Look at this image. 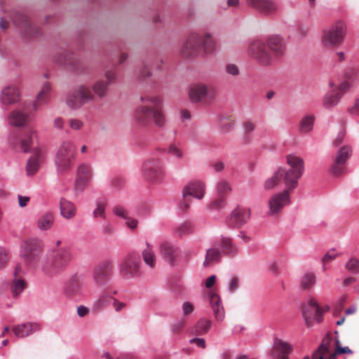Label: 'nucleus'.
Masks as SVG:
<instances>
[{"mask_svg":"<svg viewBox=\"0 0 359 359\" xmlns=\"http://www.w3.org/2000/svg\"><path fill=\"white\" fill-rule=\"evenodd\" d=\"M36 138V132L33 129H29L25 134L21 141V149L23 152H28L34 146V139Z\"/></svg>","mask_w":359,"mask_h":359,"instance_id":"58836bf2","label":"nucleus"},{"mask_svg":"<svg viewBox=\"0 0 359 359\" xmlns=\"http://www.w3.org/2000/svg\"><path fill=\"white\" fill-rule=\"evenodd\" d=\"M332 337L327 335L323 338L320 345L313 353L311 359H336L332 352Z\"/></svg>","mask_w":359,"mask_h":359,"instance_id":"5701e85b","label":"nucleus"},{"mask_svg":"<svg viewBox=\"0 0 359 359\" xmlns=\"http://www.w3.org/2000/svg\"><path fill=\"white\" fill-rule=\"evenodd\" d=\"M83 285V277L81 276H72L65 288V294L68 297H74L82 292Z\"/></svg>","mask_w":359,"mask_h":359,"instance_id":"393cba45","label":"nucleus"},{"mask_svg":"<svg viewBox=\"0 0 359 359\" xmlns=\"http://www.w3.org/2000/svg\"><path fill=\"white\" fill-rule=\"evenodd\" d=\"M215 46L216 43L210 34H191L187 39L182 52L186 56H190L198 50H203L205 53H212L215 50Z\"/></svg>","mask_w":359,"mask_h":359,"instance_id":"20e7f679","label":"nucleus"},{"mask_svg":"<svg viewBox=\"0 0 359 359\" xmlns=\"http://www.w3.org/2000/svg\"><path fill=\"white\" fill-rule=\"evenodd\" d=\"M248 6L264 15L275 14L278 8L277 4L272 0H245Z\"/></svg>","mask_w":359,"mask_h":359,"instance_id":"412c9836","label":"nucleus"},{"mask_svg":"<svg viewBox=\"0 0 359 359\" xmlns=\"http://www.w3.org/2000/svg\"><path fill=\"white\" fill-rule=\"evenodd\" d=\"M69 127L74 130H80L83 128V122L78 118H70L69 120Z\"/></svg>","mask_w":359,"mask_h":359,"instance_id":"6e6d98bb","label":"nucleus"},{"mask_svg":"<svg viewBox=\"0 0 359 359\" xmlns=\"http://www.w3.org/2000/svg\"><path fill=\"white\" fill-rule=\"evenodd\" d=\"M281 180L284 181V173L282 172V168H280L271 177L265 180L264 189L265 190H271L278 185Z\"/></svg>","mask_w":359,"mask_h":359,"instance_id":"a19ab883","label":"nucleus"},{"mask_svg":"<svg viewBox=\"0 0 359 359\" xmlns=\"http://www.w3.org/2000/svg\"><path fill=\"white\" fill-rule=\"evenodd\" d=\"M120 274L127 279L137 277L140 274V259L139 257L130 253L121 262L119 267Z\"/></svg>","mask_w":359,"mask_h":359,"instance_id":"4468645a","label":"nucleus"},{"mask_svg":"<svg viewBox=\"0 0 359 359\" xmlns=\"http://www.w3.org/2000/svg\"><path fill=\"white\" fill-rule=\"evenodd\" d=\"M109 86L104 79L96 80L91 88L85 84H80L68 93L66 104L72 109H79L85 104L93 102L95 97L100 99L104 97Z\"/></svg>","mask_w":359,"mask_h":359,"instance_id":"f03ea898","label":"nucleus"},{"mask_svg":"<svg viewBox=\"0 0 359 359\" xmlns=\"http://www.w3.org/2000/svg\"><path fill=\"white\" fill-rule=\"evenodd\" d=\"M36 138V132L33 129H29L25 134L21 141V149L23 152H28L34 146V139Z\"/></svg>","mask_w":359,"mask_h":359,"instance_id":"ea45409f","label":"nucleus"},{"mask_svg":"<svg viewBox=\"0 0 359 359\" xmlns=\"http://www.w3.org/2000/svg\"><path fill=\"white\" fill-rule=\"evenodd\" d=\"M332 353L337 356V355H339L341 353L351 354V353H352V351L348 346L341 347L339 346V341H337V344H336L335 350L334 352H332Z\"/></svg>","mask_w":359,"mask_h":359,"instance_id":"e2e57ef3","label":"nucleus"},{"mask_svg":"<svg viewBox=\"0 0 359 359\" xmlns=\"http://www.w3.org/2000/svg\"><path fill=\"white\" fill-rule=\"evenodd\" d=\"M52 86L50 83L45 82L36 96V99L33 103V110L37 111L40 107L48 104L50 99Z\"/></svg>","mask_w":359,"mask_h":359,"instance_id":"a878e982","label":"nucleus"},{"mask_svg":"<svg viewBox=\"0 0 359 359\" xmlns=\"http://www.w3.org/2000/svg\"><path fill=\"white\" fill-rule=\"evenodd\" d=\"M337 257V254L334 250H329L323 257L322 262L324 264H327L334 260Z\"/></svg>","mask_w":359,"mask_h":359,"instance_id":"680f3d73","label":"nucleus"},{"mask_svg":"<svg viewBox=\"0 0 359 359\" xmlns=\"http://www.w3.org/2000/svg\"><path fill=\"white\" fill-rule=\"evenodd\" d=\"M292 189H286L281 193L273 194L269 200V214L274 215L279 213L282 209L290 203V191Z\"/></svg>","mask_w":359,"mask_h":359,"instance_id":"a211bd4d","label":"nucleus"},{"mask_svg":"<svg viewBox=\"0 0 359 359\" xmlns=\"http://www.w3.org/2000/svg\"><path fill=\"white\" fill-rule=\"evenodd\" d=\"M216 95L215 90L212 86L203 83H194L190 86L189 96L192 102H199L203 100H212Z\"/></svg>","mask_w":359,"mask_h":359,"instance_id":"2eb2a0df","label":"nucleus"},{"mask_svg":"<svg viewBox=\"0 0 359 359\" xmlns=\"http://www.w3.org/2000/svg\"><path fill=\"white\" fill-rule=\"evenodd\" d=\"M141 104L134 112V119L141 126H149L154 123L161 128L165 123V118L162 111V100L158 95L142 94L140 96Z\"/></svg>","mask_w":359,"mask_h":359,"instance_id":"f257e3e1","label":"nucleus"},{"mask_svg":"<svg viewBox=\"0 0 359 359\" xmlns=\"http://www.w3.org/2000/svg\"><path fill=\"white\" fill-rule=\"evenodd\" d=\"M73 258L69 247L53 248L48 252L41 265V270L49 277L63 272Z\"/></svg>","mask_w":359,"mask_h":359,"instance_id":"7ed1b4c3","label":"nucleus"},{"mask_svg":"<svg viewBox=\"0 0 359 359\" xmlns=\"http://www.w3.org/2000/svg\"><path fill=\"white\" fill-rule=\"evenodd\" d=\"M193 225L189 222H185L178 226L175 229V233L179 236H183L186 234L191 233Z\"/></svg>","mask_w":359,"mask_h":359,"instance_id":"09e8293b","label":"nucleus"},{"mask_svg":"<svg viewBox=\"0 0 359 359\" xmlns=\"http://www.w3.org/2000/svg\"><path fill=\"white\" fill-rule=\"evenodd\" d=\"M225 70L227 74L236 76L240 74V70L237 65L234 64H227L225 67Z\"/></svg>","mask_w":359,"mask_h":359,"instance_id":"052dcab7","label":"nucleus"},{"mask_svg":"<svg viewBox=\"0 0 359 359\" xmlns=\"http://www.w3.org/2000/svg\"><path fill=\"white\" fill-rule=\"evenodd\" d=\"M8 255L7 251L0 248V269L4 268L8 262Z\"/></svg>","mask_w":359,"mask_h":359,"instance_id":"bf43d9fd","label":"nucleus"},{"mask_svg":"<svg viewBox=\"0 0 359 359\" xmlns=\"http://www.w3.org/2000/svg\"><path fill=\"white\" fill-rule=\"evenodd\" d=\"M292 347L290 344L280 339H276L273 344L272 355L274 359H288Z\"/></svg>","mask_w":359,"mask_h":359,"instance_id":"cd10ccee","label":"nucleus"},{"mask_svg":"<svg viewBox=\"0 0 359 359\" xmlns=\"http://www.w3.org/2000/svg\"><path fill=\"white\" fill-rule=\"evenodd\" d=\"M269 51H272L276 56H281L284 53L285 46L282 39L278 36H271L266 42Z\"/></svg>","mask_w":359,"mask_h":359,"instance_id":"72a5a7b5","label":"nucleus"},{"mask_svg":"<svg viewBox=\"0 0 359 359\" xmlns=\"http://www.w3.org/2000/svg\"><path fill=\"white\" fill-rule=\"evenodd\" d=\"M231 191V186L229 182L222 180L217 184V191L219 196H224Z\"/></svg>","mask_w":359,"mask_h":359,"instance_id":"3c124183","label":"nucleus"},{"mask_svg":"<svg viewBox=\"0 0 359 359\" xmlns=\"http://www.w3.org/2000/svg\"><path fill=\"white\" fill-rule=\"evenodd\" d=\"M330 86L332 89L327 93L323 98V106L325 108H331L335 106L341 97V94L335 90L334 85L332 82L330 83Z\"/></svg>","mask_w":359,"mask_h":359,"instance_id":"f704fd0d","label":"nucleus"},{"mask_svg":"<svg viewBox=\"0 0 359 359\" xmlns=\"http://www.w3.org/2000/svg\"><path fill=\"white\" fill-rule=\"evenodd\" d=\"M116 79V70L115 69H107L104 72V81L109 86L115 82Z\"/></svg>","mask_w":359,"mask_h":359,"instance_id":"603ef678","label":"nucleus"},{"mask_svg":"<svg viewBox=\"0 0 359 359\" xmlns=\"http://www.w3.org/2000/svg\"><path fill=\"white\" fill-rule=\"evenodd\" d=\"M113 212L118 217H120L123 219L128 218V212L127 210L121 205H116L113 208Z\"/></svg>","mask_w":359,"mask_h":359,"instance_id":"4d7b16f0","label":"nucleus"},{"mask_svg":"<svg viewBox=\"0 0 359 359\" xmlns=\"http://www.w3.org/2000/svg\"><path fill=\"white\" fill-rule=\"evenodd\" d=\"M248 52L261 65H270L273 61V55L269 51L266 43L263 41L255 40L252 42L249 46Z\"/></svg>","mask_w":359,"mask_h":359,"instance_id":"f8f14e48","label":"nucleus"},{"mask_svg":"<svg viewBox=\"0 0 359 359\" xmlns=\"http://www.w3.org/2000/svg\"><path fill=\"white\" fill-rule=\"evenodd\" d=\"M251 212L249 208L237 207L231 214V222L236 226H241L246 224L250 219Z\"/></svg>","mask_w":359,"mask_h":359,"instance_id":"c85d7f7f","label":"nucleus"},{"mask_svg":"<svg viewBox=\"0 0 359 359\" xmlns=\"http://www.w3.org/2000/svg\"><path fill=\"white\" fill-rule=\"evenodd\" d=\"M75 154L76 147L72 141L66 140L62 142L55 158L58 172L66 173L71 170L74 163Z\"/></svg>","mask_w":359,"mask_h":359,"instance_id":"39448f33","label":"nucleus"},{"mask_svg":"<svg viewBox=\"0 0 359 359\" xmlns=\"http://www.w3.org/2000/svg\"><path fill=\"white\" fill-rule=\"evenodd\" d=\"M142 174L146 179L151 182L161 183L166 175L165 166L163 159L158 156L148 158L143 163Z\"/></svg>","mask_w":359,"mask_h":359,"instance_id":"0eeeda50","label":"nucleus"},{"mask_svg":"<svg viewBox=\"0 0 359 359\" xmlns=\"http://www.w3.org/2000/svg\"><path fill=\"white\" fill-rule=\"evenodd\" d=\"M168 151L170 155H172L179 159L182 158L184 156L183 151L180 148H178L177 147H176L174 144L170 145Z\"/></svg>","mask_w":359,"mask_h":359,"instance_id":"5fc2aeb1","label":"nucleus"},{"mask_svg":"<svg viewBox=\"0 0 359 359\" xmlns=\"http://www.w3.org/2000/svg\"><path fill=\"white\" fill-rule=\"evenodd\" d=\"M212 326V321L206 318L200 319L194 328L196 335H203L208 333Z\"/></svg>","mask_w":359,"mask_h":359,"instance_id":"c03bdc74","label":"nucleus"},{"mask_svg":"<svg viewBox=\"0 0 359 359\" xmlns=\"http://www.w3.org/2000/svg\"><path fill=\"white\" fill-rule=\"evenodd\" d=\"M62 65L69 67L73 71L78 72L79 71L80 60L72 54H68L65 56L63 61H60Z\"/></svg>","mask_w":359,"mask_h":359,"instance_id":"a18cd8bd","label":"nucleus"},{"mask_svg":"<svg viewBox=\"0 0 359 359\" xmlns=\"http://www.w3.org/2000/svg\"><path fill=\"white\" fill-rule=\"evenodd\" d=\"M11 19L25 37H35L41 34V29L31 22L25 13L20 11H13L11 14Z\"/></svg>","mask_w":359,"mask_h":359,"instance_id":"9d476101","label":"nucleus"},{"mask_svg":"<svg viewBox=\"0 0 359 359\" xmlns=\"http://www.w3.org/2000/svg\"><path fill=\"white\" fill-rule=\"evenodd\" d=\"M8 120L11 126L21 127L27 122L28 115L19 109H15L9 114Z\"/></svg>","mask_w":359,"mask_h":359,"instance_id":"473e14b6","label":"nucleus"},{"mask_svg":"<svg viewBox=\"0 0 359 359\" xmlns=\"http://www.w3.org/2000/svg\"><path fill=\"white\" fill-rule=\"evenodd\" d=\"M346 27L344 22L339 21L329 29L324 31L322 41L325 46L332 47L340 44L345 36Z\"/></svg>","mask_w":359,"mask_h":359,"instance_id":"ddd939ff","label":"nucleus"},{"mask_svg":"<svg viewBox=\"0 0 359 359\" xmlns=\"http://www.w3.org/2000/svg\"><path fill=\"white\" fill-rule=\"evenodd\" d=\"M194 305L189 302H184L182 305L184 315H189L191 313L194 311Z\"/></svg>","mask_w":359,"mask_h":359,"instance_id":"338daca9","label":"nucleus"},{"mask_svg":"<svg viewBox=\"0 0 359 359\" xmlns=\"http://www.w3.org/2000/svg\"><path fill=\"white\" fill-rule=\"evenodd\" d=\"M220 246L222 253L231 258L236 257L240 251L239 248L233 243V239L230 237L222 236Z\"/></svg>","mask_w":359,"mask_h":359,"instance_id":"c756f323","label":"nucleus"},{"mask_svg":"<svg viewBox=\"0 0 359 359\" xmlns=\"http://www.w3.org/2000/svg\"><path fill=\"white\" fill-rule=\"evenodd\" d=\"M219 123L222 128L229 130L233 124V121L230 116H222L220 117Z\"/></svg>","mask_w":359,"mask_h":359,"instance_id":"13d9d810","label":"nucleus"},{"mask_svg":"<svg viewBox=\"0 0 359 359\" xmlns=\"http://www.w3.org/2000/svg\"><path fill=\"white\" fill-rule=\"evenodd\" d=\"M323 312L317 302L311 299L302 307V316L308 327L313 325V319L316 318L318 323L321 322Z\"/></svg>","mask_w":359,"mask_h":359,"instance_id":"f3484780","label":"nucleus"},{"mask_svg":"<svg viewBox=\"0 0 359 359\" xmlns=\"http://www.w3.org/2000/svg\"><path fill=\"white\" fill-rule=\"evenodd\" d=\"M314 118V116L313 115L304 117L300 122V131L303 133L310 132L313 129Z\"/></svg>","mask_w":359,"mask_h":359,"instance_id":"49530a36","label":"nucleus"},{"mask_svg":"<svg viewBox=\"0 0 359 359\" xmlns=\"http://www.w3.org/2000/svg\"><path fill=\"white\" fill-rule=\"evenodd\" d=\"M21 99V93L19 88L15 84L4 87L0 93V103L3 106L8 107L15 104Z\"/></svg>","mask_w":359,"mask_h":359,"instance_id":"6ab92c4d","label":"nucleus"},{"mask_svg":"<svg viewBox=\"0 0 359 359\" xmlns=\"http://www.w3.org/2000/svg\"><path fill=\"white\" fill-rule=\"evenodd\" d=\"M107 207V202L104 200H99L97 201L96 208L93 212L95 217H100L102 219L106 218L105 208Z\"/></svg>","mask_w":359,"mask_h":359,"instance_id":"de8ad7c7","label":"nucleus"},{"mask_svg":"<svg viewBox=\"0 0 359 359\" xmlns=\"http://www.w3.org/2000/svg\"><path fill=\"white\" fill-rule=\"evenodd\" d=\"M93 176L90 165L81 163L77 168L74 187L76 191H83L89 184Z\"/></svg>","mask_w":359,"mask_h":359,"instance_id":"aec40b11","label":"nucleus"},{"mask_svg":"<svg viewBox=\"0 0 359 359\" xmlns=\"http://www.w3.org/2000/svg\"><path fill=\"white\" fill-rule=\"evenodd\" d=\"M112 299L111 297L109 296L107 294V293L105 292H104L101 297H100V299L96 302L95 303V306L97 308V309H101V308H103L104 306H106L109 302V300Z\"/></svg>","mask_w":359,"mask_h":359,"instance_id":"864d4df0","label":"nucleus"},{"mask_svg":"<svg viewBox=\"0 0 359 359\" xmlns=\"http://www.w3.org/2000/svg\"><path fill=\"white\" fill-rule=\"evenodd\" d=\"M27 287V283L22 277L14 278L11 285V290L13 297L17 298Z\"/></svg>","mask_w":359,"mask_h":359,"instance_id":"79ce46f5","label":"nucleus"},{"mask_svg":"<svg viewBox=\"0 0 359 359\" xmlns=\"http://www.w3.org/2000/svg\"><path fill=\"white\" fill-rule=\"evenodd\" d=\"M33 154L28 159L26 165L27 175H34L39 168V165L44 161L45 154L43 151L39 148H34Z\"/></svg>","mask_w":359,"mask_h":359,"instance_id":"b1692460","label":"nucleus"},{"mask_svg":"<svg viewBox=\"0 0 359 359\" xmlns=\"http://www.w3.org/2000/svg\"><path fill=\"white\" fill-rule=\"evenodd\" d=\"M55 222V216L52 212H46L37 220V226L39 229L46 231L50 229Z\"/></svg>","mask_w":359,"mask_h":359,"instance_id":"4c0bfd02","label":"nucleus"},{"mask_svg":"<svg viewBox=\"0 0 359 359\" xmlns=\"http://www.w3.org/2000/svg\"><path fill=\"white\" fill-rule=\"evenodd\" d=\"M158 250L162 258L170 266H174L179 256V249L172 243L163 241L159 243Z\"/></svg>","mask_w":359,"mask_h":359,"instance_id":"4be33fe9","label":"nucleus"},{"mask_svg":"<svg viewBox=\"0 0 359 359\" xmlns=\"http://www.w3.org/2000/svg\"><path fill=\"white\" fill-rule=\"evenodd\" d=\"M60 212L63 217L72 219L76 215V208L74 203L65 198H61L60 202Z\"/></svg>","mask_w":359,"mask_h":359,"instance_id":"e433bc0d","label":"nucleus"},{"mask_svg":"<svg viewBox=\"0 0 359 359\" xmlns=\"http://www.w3.org/2000/svg\"><path fill=\"white\" fill-rule=\"evenodd\" d=\"M225 204V199L224 196H219V198L211 203V208L214 209H219L222 208Z\"/></svg>","mask_w":359,"mask_h":359,"instance_id":"0e129e2a","label":"nucleus"},{"mask_svg":"<svg viewBox=\"0 0 359 359\" xmlns=\"http://www.w3.org/2000/svg\"><path fill=\"white\" fill-rule=\"evenodd\" d=\"M40 330L41 326L36 323H26L16 325L12 329L14 334L19 338L27 337Z\"/></svg>","mask_w":359,"mask_h":359,"instance_id":"bb28decb","label":"nucleus"},{"mask_svg":"<svg viewBox=\"0 0 359 359\" xmlns=\"http://www.w3.org/2000/svg\"><path fill=\"white\" fill-rule=\"evenodd\" d=\"M346 269L353 273H359V260L355 257L351 258L346 264Z\"/></svg>","mask_w":359,"mask_h":359,"instance_id":"8fccbe9b","label":"nucleus"},{"mask_svg":"<svg viewBox=\"0 0 359 359\" xmlns=\"http://www.w3.org/2000/svg\"><path fill=\"white\" fill-rule=\"evenodd\" d=\"M287 163L289 170L282 168L284 173V183L288 189H294L298 184V180L302 177L304 170V160L295 155H288Z\"/></svg>","mask_w":359,"mask_h":359,"instance_id":"423d86ee","label":"nucleus"},{"mask_svg":"<svg viewBox=\"0 0 359 359\" xmlns=\"http://www.w3.org/2000/svg\"><path fill=\"white\" fill-rule=\"evenodd\" d=\"M43 252V246L39 241L34 239L27 240L21 246L20 256L28 266H36Z\"/></svg>","mask_w":359,"mask_h":359,"instance_id":"6e6552de","label":"nucleus"},{"mask_svg":"<svg viewBox=\"0 0 359 359\" xmlns=\"http://www.w3.org/2000/svg\"><path fill=\"white\" fill-rule=\"evenodd\" d=\"M222 259V252L216 247L207 250L203 266L207 268L219 263Z\"/></svg>","mask_w":359,"mask_h":359,"instance_id":"2f4dec72","label":"nucleus"},{"mask_svg":"<svg viewBox=\"0 0 359 359\" xmlns=\"http://www.w3.org/2000/svg\"><path fill=\"white\" fill-rule=\"evenodd\" d=\"M205 194V184L198 180L189 182L182 190V200L180 203L181 210L185 212L189 210L192 202L191 196L201 200Z\"/></svg>","mask_w":359,"mask_h":359,"instance_id":"1a4fd4ad","label":"nucleus"},{"mask_svg":"<svg viewBox=\"0 0 359 359\" xmlns=\"http://www.w3.org/2000/svg\"><path fill=\"white\" fill-rule=\"evenodd\" d=\"M190 344H196L198 347L201 348H205L206 343L203 338H194L190 340Z\"/></svg>","mask_w":359,"mask_h":359,"instance_id":"69168bd1","label":"nucleus"},{"mask_svg":"<svg viewBox=\"0 0 359 359\" xmlns=\"http://www.w3.org/2000/svg\"><path fill=\"white\" fill-rule=\"evenodd\" d=\"M316 276L313 272L305 273L300 279V287L304 290H310L315 285Z\"/></svg>","mask_w":359,"mask_h":359,"instance_id":"37998d69","label":"nucleus"},{"mask_svg":"<svg viewBox=\"0 0 359 359\" xmlns=\"http://www.w3.org/2000/svg\"><path fill=\"white\" fill-rule=\"evenodd\" d=\"M113 271V264L106 260L96 265L93 271V280L95 285L102 287L109 281Z\"/></svg>","mask_w":359,"mask_h":359,"instance_id":"dca6fc26","label":"nucleus"},{"mask_svg":"<svg viewBox=\"0 0 359 359\" xmlns=\"http://www.w3.org/2000/svg\"><path fill=\"white\" fill-rule=\"evenodd\" d=\"M142 257L144 263L150 268L154 269L156 264V256L153 245L146 243V248L142 252Z\"/></svg>","mask_w":359,"mask_h":359,"instance_id":"c9c22d12","label":"nucleus"},{"mask_svg":"<svg viewBox=\"0 0 359 359\" xmlns=\"http://www.w3.org/2000/svg\"><path fill=\"white\" fill-rule=\"evenodd\" d=\"M210 304L213 310L215 319L217 321H222L224 317V311L221 305L220 297L215 293L210 294Z\"/></svg>","mask_w":359,"mask_h":359,"instance_id":"7c9ffc66","label":"nucleus"},{"mask_svg":"<svg viewBox=\"0 0 359 359\" xmlns=\"http://www.w3.org/2000/svg\"><path fill=\"white\" fill-rule=\"evenodd\" d=\"M352 155L349 146H343L337 151L329 172L334 177H340L346 173V162Z\"/></svg>","mask_w":359,"mask_h":359,"instance_id":"9b49d317","label":"nucleus"},{"mask_svg":"<svg viewBox=\"0 0 359 359\" xmlns=\"http://www.w3.org/2000/svg\"><path fill=\"white\" fill-rule=\"evenodd\" d=\"M349 113L353 115H358L359 114V100H355L354 104L348 109Z\"/></svg>","mask_w":359,"mask_h":359,"instance_id":"774afa93","label":"nucleus"}]
</instances>
